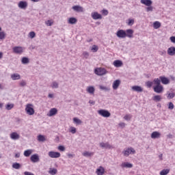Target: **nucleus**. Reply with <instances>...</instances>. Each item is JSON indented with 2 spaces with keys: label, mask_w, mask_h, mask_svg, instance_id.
<instances>
[{
  "label": "nucleus",
  "mask_w": 175,
  "mask_h": 175,
  "mask_svg": "<svg viewBox=\"0 0 175 175\" xmlns=\"http://www.w3.org/2000/svg\"><path fill=\"white\" fill-rule=\"evenodd\" d=\"M141 3L142 5H145V6H147L145 9L146 12L148 13L150 12H154V7H152V1L151 0H141Z\"/></svg>",
  "instance_id": "1"
},
{
  "label": "nucleus",
  "mask_w": 175,
  "mask_h": 175,
  "mask_svg": "<svg viewBox=\"0 0 175 175\" xmlns=\"http://www.w3.org/2000/svg\"><path fill=\"white\" fill-rule=\"evenodd\" d=\"M94 73L97 75V76H103L107 73V70L104 68H97L94 69Z\"/></svg>",
  "instance_id": "2"
},
{
  "label": "nucleus",
  "mask_w": 175,
  "mask_h": 175,
  "mask_svg": "<svg viewBox=\"0 0 175 175\" xmlns=\"http://www.w3.org/2000/svg\"><path fill=\"white\" fill-rule=\"evenodd\" d=\"M98 113L99 116H101V117H104L105 118H109V117L111 116V113L106 109H100L98 111Z\"/></svg>",
  "instance_id": "3"
},
{
  "label": "nucleus",
  "mask_w": 175,
  "mask_h": 175,
  "mask_svg": "<svg viewBox=\"0 0 175 175\" xmlns=\"http://www.w3.org/2000/svg\"><path fill=\"white\" fill-rule=\"evenodd\" d=\"M32 104H27L26 105L25 111L29 116H33L35 114V109L32 108Z\"/></svg>",
  "instance_id": "4"
},
{
  "label": "nucleus",
  "mask_w": 175,
  "mask_h": 175,
  "mask_svg": "<svg viewBox=\"0 0 175 175\" xmlns=\"http://www.w3.org/2000/svg\"><path fill=\"white\" fill-rule=\"evenodd\" d=\"M116 36L120 39H124L126 38V32L125 30L120 29L116 32Z\"/></svg>",
  "instance_id": "5"
},
{
  "label": "nucleus",
  "mask_w": 175,
  "mask_h": 175,
  "mask_svg": "<svg viewBox=\"0 0 175 175\" xmlns=\"http://www.w3.org/2000/svg\"><path fill=\"white\" fill-rule=\"evenodd\" d=\"M12 50H13V53H14L15 54H19V55H21V54L24 53L25 49L23 48L22 46H14L12 49Z\"/></svg>",
  "instance_id": "6"
},
{
  "label": "nucleus",
  "mask_w": 175,
  "mask_h": 175,
  "mask_svg": "<svg viewBox=\"0 0 175 175\" xmlns=\"http://www.w3.org/2000/svg\"><path fill=\"white\" fill-rule=\"evenodd\" d=\"M153 91L157 94H162L163 92V86L162 85H155L153 87Z\"/></svg>",
  "instance_id": "7"
},
{
  "label": "nucleus",
  "mask_w": 175,
  "mask_h": 175,
  "mask_svg": "<svg viewBox=\"0 0 175 175\" xmlns=\"http://www.w3.org/2000/svg\"><path fill=\"white\" fill-rule=\"evenodd\" d=\"M136 150L133 148H129L123 152L124 157H129V154H135Z\"/></svg>",
  "instance_id": "8"
},
{
  "label": "nucleus",
  "mask_w": 175,
  "mask_h": 175,
  "mask_svg": "<svg viewBox=\"0 0 175 175\" xmlns=\"http://www.w3.org/2000/svg\"><path fill=\"white\" fill-rule=\"evenodd\" d=\"M100 147H101V148H106L108 150H111V148H114V147L111 145H110V144L109 142L105 143V142H101L100 143Z\"/></svg>",
  "instance_id": "9"
},
{
  "label": "nucleus",
  "mask_w": 175,
  "mask_h": 175,
  "mask_svg": "<svg viewBox=\"0 0 175 175\" xmlns=\"http://www.w3.org/2000/svg\"><path fill=\"white\" fill-rule=\"evenodd\" d=\"M49 157L50 158H59L61 157V153L58 152L50 151L48 153Z\"/></svg>",
  "instance_id": "10"
},
{
  "label": "nucleus",
  "mask_w": 175,
  "mask_h": 175,
  "mask_svg": "<svg viewBox=\"0 0 175 175\" xmlns=\"http://www.w3.org/2000/svg\"><path fill=\"white\" fill-rule=\"evenodd\" d=\"M30 161L33 162V163H36L40 161V159L39 158V154H32L30 157Z\"/></svg>",
  "instance_id": "11"
},
{
  "label": "nucleus",
  "mask_w": 175,
  "mask_h": 175,
  "mask_svg": "<svg viewBox=\"0 0 175 175\" xmlns=\"http://www.w3.org/2000/svg\"><path fill=\"white\" fill-rule=\"evenodd\" d=\"M18 6L20 8V9H27L28 7V3H27V1H21L18 3Z\"/></svg>",
  "instance_id": "12"
},
{
  "label": "nucleus",
  "mask_w": 175,
  "mask_h": 175,
  "mask_svg": "<svg viewBox=\"0 0 175 175\" xmlns=\"http://www.w3.org/2000/svg\"><path fill=\"white\" fill-rule=\"evenodd\" d=\"M92 17L93 20H101L102 15L98 12H92Z\"/></svg>",
  "instance_id": "13"
},
{
  "label": "nucleus",
  "mask_w": 175,
  "mask_h": 175,
  "mask_svg": "<svg viewBox=\"0 0 175 175\" xmlns=\"http://www.w3.org/2000/svg\"><path fill=\"white\" fill-rule=\"evenodd\" d=\"M120 84H121V81H120V79H117L114 81L112 85L113 90H118V87H120Z\"/></svg>",
  "instance_id": "14"
},
{
  "label": "nucleus",
  "mask_w": 175,
  "mask_h": 175,
  "mask_svg": "<svg viewBox=\"0 0 175 175\" xmlns=\"http://www.w3.org/2000/svg\"><path fill=\"white\" fill-rule=\"evenodd\" d=\"M131 90L135 92H143V88L139 85L132 86Z\"/></svg>",
  "instance_id": "15"
},
{
  "label": "nucleus",
  "mask_w": 175,
  "mask_h": 175,
  "mask_svg": "<svg viewBox=\"0 0 175 175\" xmlns=\"http://www.w3.org/2000/svg\"><path fill=\"white\" fill-rule=\"evenodd\" d=\"M126 32V38H129L130 39L133 38V29H129L125 31Z\"/></svg>",
  "instance_id": "16"
},
{
  "label": "nucleus",
  "mask_w": 175,
  "mask_h": 175,
  "mask_svg": "<svg viewBox=\"0 0 175 175\" xmlns=\"http://www.w3.org/2000/svg\"><path fill=\"white\" fill-rule=\"evenodd\" d=\"M72 9L75 11V12H84V8H83V7L80 6V5H74L72 6Z\"/></svg>",
  "instance_id": "17"
},
{
  "label": "nucleus",
  "mask_w": 175,
  "mask_h": 175,
  "mask_svg": "<svg viewBox=\"0 0 175 175\" xmlns=\"http://www.w3.org/2000/svg\"><path fill=\"white\" fill-rule=\"evenodd\" d=\"M159 79H160V81H161L162 84L167 85L170 83V81L169 80V79H167L165 77L161 76V77H159Z\"/></svg>",
  "instance_id": "18"
},
{
  "label": "nucleus",
  "mask_w": 175,
  "mask_h": 175,
  "mask_svg": "<svg viewBox=\"0 0 175 175\" xmlns=\"http://www.w3.org/2000/svg\"><path fill=\"white\" fill-rule=\"evenodd\" d=\"M10 138L12 140H18L20 139V135L16 132H13L10 134Z\"/></svg>",
  "instance_id": "19"
},
{
  "label": "nucleus",
  "mask_w": 175,
  "mask_h": 175,
  "mask_svg": "<svg viewBox=\"0 0 175 175\" xmlns=\"http://www.w3.org/2000/svg\"><path fill=\"white\" fill-rule=\"evenodd\" d=\"M150 137L152 139H159V137H161V133L158 131H154L152 133Z\"/></svg>",
  "instance_id": "20"
},
{
  "label": "nucleus",
  "mask_w": 175,
  "mask_h": 175,
  "mask_svg": "<svg viewBox=\"0 0 175 175\" xmlns=\"http://www.w3.org/2000/svg\"><path fill=\"white\" fill-rule=\"evenodd\" d=\"M167 53L168 55H171V56L175 55V47L171 46L168 48Z\"/></svg>",
  "instance_id": "21"
},
{
  "label": "nucleus",
  "mask_w": 175,
  "mask_h": 175,
  "mask_svg": "<svg viewBox=\"0 0 175 175\" xmlns=\"http://www.w3.org/2000/svg\"><path fill=\"white\" fill-rule=\"evenodd\" d=\"M96 173L97 175H104L105 174V168L102 166H100L97 168Z\"/></svg>",
  "instance_id": "22"
},
{
  "label": "nucleus",
  "mask_w": 175,
  "mask_h": 175,
  "mask_svg": "<svg viewBox=\"0 0 175 175\" xmlns=\"http://www.w3.org/2000/svg\"><path fill=\"white\" fill-rule=\"evenodd\" d=\"M86 91L87 92H88V94L94 95V94L95 93V88H94V86H88L86 89Z\"/></svg>",
  "instance_id": "23"
},
{
  "label": "nucleus",
  "mask_w": 175,
  "mask_h": 175,
  "mask_svg": "<svg viewBox=\"0 0 175 175\" xmlns=\"http://www.w3.org/2000/svg\"><path fill=\"white\" fill-rule=\"evenodd\" d=\"M57 113H58V110L57 109V108H52L50 109L49 111V117H53V116H55V114H57Z\"/></svg>",
  "instance_id": "24"
},
{
  "label": "nucleus",
  "mask_w": 175,
  "mask_h": 175,
  "mask_svg": "<svg viewBox=\"0 0 175 175\" xmlns=\"http://www.w3.org/2000/svg\"><path fill=\"white\" fill-rule=\"evenodd\" d=\"M121 167H127V168L131 169V168L133 167V165L132 163H128V162L122 163L121 164Z\"/></svg>",
  "instance_id": "25"
},
{
  "label": "nucleus",
  "mask_w": 175,
  "mask_h": 175,
  "mask_svg": "<svg viewBox=\"0 0 175 175\" xmlns=\"http://www.w3.org/2000/svg\"><path fill=\"white\" fill-rule=\"evenodd\" d=\"M12 80H20L21 79V76L19 74L14 73L11 75Z\"/></svg>",
  "instance_id": "26"
},
{
  "label": "nucleus",
  "mask_w": 175,
  "mask_h": 175,
  "mask_svg": "<svg viewBox=\"0 0 175 175\" xmlns=\"http://www.w3.org/2000/svg\"><path fill=\"white\" fill-rule=\"evenodd\" d=\"M113 65L116 68H120L122 66V62L121 60H115L113 62Z\"/></svg>",
  "instance_id": "27"
},
{
  "label": "nucleus",
  "mask_w": 175,
  "mask_h": 175,
  "mask_svg": "<svg viewBox=\"0 0 175 175\" xmlns=\"http://www.w3.org/2000/svg\"><path fill=\"white\" fill-rule=\"evenodd\" d=\"M68 24H71V25H75L76 24V23H77V19L75 17H71L70 18H68Z\"/></svg>",
  "instance_id": "28"
},
{
  "label": "nucleus",
  "mask_w": 175,
  "mask_h": 175,
  "mask_svg": "<svg viewBox=\"0 0 175 175\" xmlns=\"http://www.w3.org/2000/svg\"><path fill=\"white\" fill-rule=\"evenodd\" d=\"M29 62V59L28 57H22L21 63L23 65H27V64H28Z\"/></svg>",
  "instance_id": "29"
},
{
  "label": "nucleus",
  "mask_w": 175,
  "mask_h": 175,
  "mask_svg": "<svg viewBox=\"0 0 175 175\" xmlns=\"http://www.w3.org/2000/svg\"><path fill=\"white\" fill-rule=\"evenodd\" d=\"M161 100L162 97H161L160 95H156L152 97V100H154V102H161Z\"/></svg>",
  "instance_id": "30"
},
{
  "label": "nucleus",
  "mask_w": 175,
  "mask_h": 175,
  "mask_svg": "<svg viewBox=\"0 0 175 175\" xmlns=\"http://www.w3.org/2000/svg\"><path fill=\"white\" fill-rule=\"evenodd\" d=\"M153 28H154V29H158V28H161V23L159 21L154 22Z\"/></svg>",
  "instance_id": "31"
},
{
  "label": "nucleus",
  "mask_w": 175,
  "mask_h": 175,
  "mask_svg": "<svg viewBox=\"0 0 175 175\" xmlns=\"http://www.w3.org/2000/svg\"><path fill=\"white\" fill-rule=\"evenodd\" d=\"M99 88H100V90H101V91H105V92H107L110 91V88L103 86V85H99Z\"/></svg>",
  "instance_id": "32"
},
{
  "label": "nucleus",
  "mask_w": 175,
  "mask_h": 175,
  "mask_svg": "<svg viewBox=\"0 0 175 175\" xmlns=\"http://www.w3.org/2000/svg\"><path fill=\"white\" fill-rule=\"evenodd\" d=\"M32 154V150L29 149L27 150H25L23 155H25V157H29L31 154Z\"/></svg>",
  "instance_id": "33"
},
{
  "label": "nucleus",
  "mask_w": 175,
  "mask_h": 175,
  "mask_svg": "<svg viewBox=\"0 0 175 175\" xmlns=\"http://www.w3.org/2000/svg\"><path fill=\"white\" fill-rule=\"evenodd\" d=\"M38 141L42 142H46V137H44V135H39L38 136Z\"/></svg>",
  "instance_id": "34"
},
{
  "label": "nucleus",
  "mask_w": 175,
  "mask_h": 175,
  "mask_svg": "<svg viewBox=\"0 0 175 175\" xmlns=\"http://www.w3.org/2000/svg\"><path fill=\"white\" fill-rule=\"evenodd\" d=\"M174 96H175V94L174 93H173V92L170 93L169 92H167V99H173V98H174Z\"/></svg>",
  "instance_id": "35"
},
{
  "label": "nucleus",
  "mask_w": 175,
  "mask_h": 175,
  "mask_svg": "<svg viewBox=\"0 0 175 175\" xmlns=\"http://www.w3.org/2000/svg\"><path fill=\"white\" fill-rule=\"evenodd\" d=\"M169 172H170L169 169L163 170L160 172V175H167L169 174Z\"/></svg>",
  "instance_id": "36"
},
{
  "label": "nucleus",
  "mask_w": 175,
  "mask_h": 175,
  "mask_svg": "<svg viewBox=\"0 0 175 175\" xmlns=\"http://www.w3.org/2000/svg\"><path fill=\"white\" fill-rule=\"evenodd\" d=\"M82 154L83 157H92V155H94V152L85 151Z\"/></svg>",
  "instance_id": "37"
},
{
  "label": "nucleus",
  "mask_w": 175,
  "mask_h": 175,
  "mask_svg": "<svg viewBox=\"0 0 175 175\" xmlns=\"http://www.w3.org/2000/svg\"><path fill=\"white\" fill-rule=\"evenodd\" d=\"M153 83L155 85H161V79H154L153 80Z\"/></svg>",
  "instance_id": "38"
},
{
  "label": "nucleus",
  "mask_w": 175,
  "mask_h": 175,
  "mask_svg": "<svg viewBox=\"0 0 175 175\" xmlns=\"http://www.w3.org/2000/svg\"><path fill=\"white\" fill-rule=\"evenodd\" d=\"M12 167L14 169L18 170V169H20V167H21V165L20 163H14L12 164Z\"/></svg>",
  "instance_id": "39"
},
{
  "label": "nucleus",
  "mask_w": 175,
  "mask_h": 175,
  "mask_svg": "<svg viewBox=\"0 0 175 175\" xmlns=\"http://www.w3.org/2000/svg\"><path fill=\"white\" fill-rule=\"evenodd\" d=\"M73 121H74L75 124H77V125H80L83 122H81V120L80 119H79L77 118H74Z\"/></svg>",
  "instance_id": "40"
},
{
  "label": "nucleus",
  "mask_w": 175,
  "mask_h": 175,
  "mask_svg": "<svg viewBox=\"0 0 175 175\" xmlns=\"http://www.w3.org/2000/svg\"><path fill=\"white\" fill-rule=\"evenodd\" d=\"M13 107H14V104L8 103L5 106L6 110H12V109H13Z\"/></svg>",
  "instance_id": "41"
},
{
  "label": "nucleus",
  "mask_w": 175,
  "mask_h": 175,
  "mask_svg": "<svg viewBox=\"0 0 175 175\" xmlns=\"http://www.w3.org/2000/svg\"><path fill=\"white\" fill-rule=\"evenodd\" d=\"M82 55L83 57L85 58V59H88V57H90V53L87 51H84L83 52Z\"/></svg>",
  "instance_id": "42"
},
{
  "label": "nucleus",
  "mask_w": 175,
  "mask_h": 175,
  "mask_svg": "<svg viewBox=\"0 0 175 175\" xmlns=\"http://www.w3.org/2000/svg\"><path fill=\"white\" fill-rule=\"evenodd\" d=\"M29 38H31V39H33V38H35V36H36V33L34 31H31L29 33Z\"/></svg>",
  "instance_id": "43"
},
{
  "label": "nucleus",
  "mask_w": 175,
  "mask_h": 175,
  "mask_svg": "<svg viewBox=\"0 0 175 175\" xmlns=\"http://www.w3.org/2000/svg\"><path fill=\"white\" fill-rule=\"evenodd\" d=\"M146 87H148V88H151L152 87V84H154V82L152 81H147L146 83Z\"/></svg>",
  "instance_id": "44"
},
{
  "label": "nucleus",
  "mask_w": 175,
  "mask_h": 175,
  "mask_svg": "<svg viewBox=\"0 0 175 175\" xmlns=\"http://www.w3.org/2000/svg\"><path fill=\"white\" fill-rule=\"evenodd\" d=\"M49 174H51V175H55L57 174V169L51 170H49Z\"/></svg>",
  "instance_id": "45"
},
{
  "label": "nucleus",
  "mask_w": 175,
  "mask_h": 175,
  "mask_svg": "<svg viewBox=\"0 0 175 175\" xmlns=\"http://www.w3.org/2000/svg\"><path fill=\"white\" fill-rule=\"evenodd\" d=\"M168 109L170 110H173V109H174V104H173V103H172V102L169 103Z\"/></svg>",
  "instance_id": "46"
},
{
  "label": "nucleus",
  "mask_w": 175,
  "mask_h": 175,
  "mask_svg": "<svg viewBox=\"0 0 175 175\" xmlns=\"http://www.w3.org/2000/svg\"><path fill=\"white\" fill-rule=\"evenodd\" d=\"M52 88H58V83L53 81L51 85Z\"/></svg>",
  "instance_id": "47"
},
{
  "label": "nucleus",
  "mask_w": 175,
  "mask_h": 175,
  "mask_svg": "<svg viewBox=\"0 0 175 175\" xmlns=\"http://www.w3.org/2000/svg\"><path fill=\"white\" fill-rule=\"evenodd\" d=\"M19 85L21 87H25L27 85V82L24 80H22L20 83Z\"/></svg>",
  "instance_id": "48"
},
{
  "label": "nucleus",
  "mask_w": 175,
  "mask_h": 175,
  "mask_svg": "<svg viewBox=\"0 0 175 175\" xmlns=\"http://www.w3.org/2000/svg\"><path fill=\"white\" fill-rule=\"evenodd\" d=\"M76 128L75 127H73V126H71L70 127V132L72 134H75L76 133Z\"/></svg>",
  "instance_id": "49"
},
{
  "label": "nucleus",
  "mask_w": 175,
  "mask_h": 175,
  "mask_svg": "<svg viewBox=\"0 0 175 175\" xmlns=\"http://www.w3.org/2000/svg\"><path fill=\"white\" fill-rule=\"evenodd\" d=\"M5 32L0 31V39L1 40L5 39Z\"/></svg>",
  "instance_id": "50"
},
{
  "label": "nucleus",
  "mask_w": 175,
  "mask_h": 175,
  "mask_svg": "<svg viewBox=\"0 0 175 175\" xmlns=\"http://www.w3.org/2000/svg\"><path fill=\"white\" fill-rule=\"evenodd\" d=\"M135 24V20L129 19L128 25H133Z\"/></svg>",
  "instance_id": "51"
},
{
  "label": "nucleus",
  "mask_w": 175,
  "mask_h": 175,
  "mask_svg": "<svg viewBox=\"0 0 175 175\" xmlns=\"http://www.w3.org/2000/svg\"><path fill=\"white\" fill-rule=\"evenodd\" d=\"M102 14L103 16H107V14H109V11H107V10H102Z\"/></svg>",
  "instance_id": "52"
},
{
  "label": "nucleus",
  "mask_w": 175,
  "mask_h": 175,
  "mask_svg": "<svg viewBox=\"0 0 175 175\" xmlns=\"http://www.w3.org/2000/svg\"><path fill=\"white\" fill-rule=\"evenodd\" d=\"M46 25L48 26V27H51V25H53V22L50 20L47 21L46 22Z\"/></svg>",
  "instance_id": "53"
},
{
  "label": "nucleus",
  "mask_w": 175,
  "mask_h": 175,
  "mask_svg": "<svg viewBox=\"0 0 175 175\" xmlns=\"http://www.w3.org/2000/svg\"><path fill=\"white\" fill-rule=\"evenodd\" d=\"M58 150L59 151H65V146H58Z\"/></svg>",
  "instance_id": "54"
},
{
  "label": "nucleus",
  "mask_w": 175,
  "mask_h": 175,
  "mask_svg": "<svg viewBox=\"0 0 175 175\" xmlns=\"http://www.w3.org/2000/svg\"><path fill=\"white\" fill-rule=\"evenodd\" d=\"M124 118L126 120V121H129L131 120L129 115H126Z\"/></svg>",
  "instance_id": "55"
},
{
  "label": "nucleus",
  "mask_w": 175,
  "mask_h": 175,
  "mask_svg": "<svg viewBox=\"0 0 175 175\" xmlns=\"http://www.w3.org/2000/svg\"><path fill=\"white\" fill-rule=\"evenodd\" d=\"M92 50H94L95 52L98 51V46H96V45H93Z\"/></svg>",
  "instance_id": "56"
},
{
  "label": "nucleus",
  "mask_w": 175,
  "mask_h": 175,
  "mask_svg": "<svg viewBox=\"0 0 175 175\" xmlns=\"http://www.w3.org/2000/svg\"><path fill=\"white\" fill-rule=\"evenodd\" d=\"M119 126H120L121 128H125V123L124 122L119 123Z\"/></svg>",
  "instance_id": "57"
},
{
  "label": "nucleus",
  "mask_w": 175,
  "mask_h": 175,
  "mask_svg": "<svg viewBox=\"0 0 175 175\" xmlns=\"http://www.w3.org/2000/svg\"><path fill=\"white\" fill-rule=\"evenodd\" d=\"M170 39L172 43H175V36H172Z\"/></svg>",
  "instance_id": "58"
},
{
  "label": "nucleus",
  "mask_w": 175,
  "mask_h": 175,
  "mask_svg": "<svg viewBox=\"0 0 175 175\" xmlns=\"http://www.w3.org/2000/svg\"><path fill=\"white\" fill-rule=\"evenodd\" d=\"M163 154H161L159 155V158L160 161H163Z\"/></svg>",
  "instance_id": "59"
},
{
  "label": "nucleus",
  "mask_w": 175,
  "mask_h": 175,
  "mask_svg": "<svg viewBox=\"0 0 175 175\" xmlns=\"http://www.w3.org/2000/svg\"><path fill=\"white\" fill-rule=\"evenodd\" d=\"M24 174L25 175H33V174L29 172H25Z\"/></svg>",
  "instance_id": "60"
},
{
  "label": "nucleus",
  "mask_w": 175,
  "mask_h": 175,
  "mask_svg": "<svg viewBox=\"0 0 175 175\" xmlns=\"http://www.w3.org/2000/svg\"><path fill=\"white\" fill-rule=\"evenodd\" d=\"M89 103L90 104V105H95V101H94V100H89Z\"/></svg>",
  "instance_id": "61"
},
{
  "label": "nucleus",
  "mask_w": 175,
  "mask_h": 175,
  "mask_svg": "<svg viewBox=\"0 0 175 175\" xmlns=\"http://www.w3.org/2000/svg\"><path fill=\"white\" fill-rule=\"evenodd\" d=\"M15 158H20V152L15 154Z\"/></svg>",
  "instance_id": "62"
},
{
  "label": "nucleus",
  "mask_w": 175,
  "mask_h": 175,
  "mask_svg": "<svg viewBox=\"0 0 175 175\" xmlns=\"http://www.w3.org/2000/svg\"><path fill=\"white\" fill-rule=\"evenodd\" d=\"M48 98H54V94H49V95H48Z\"/></svg>",
  "instance_id": "63"
},
{
  "label": "nucleus",
  "mask_w": 175,
  "mask_h": 175,
  "mask_svg": "<svg viewBox=\"0 0 175 175\" xmlns=\"http://www.w3.org/2000/svg\"><path fill=\"white\" fill-rule=\"evenodd\" d=\"M68 158H72V157H73V154H68Z\"/></svg>",
  "instance_id": "64"
}]
</instances>
